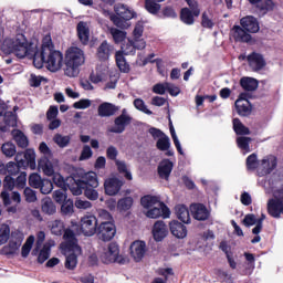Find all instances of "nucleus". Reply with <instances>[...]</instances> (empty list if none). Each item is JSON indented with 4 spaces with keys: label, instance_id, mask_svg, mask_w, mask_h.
<instances>
[{
    "label": "nucleus",
    "instance_id": "864d4df0",
    "mask_svg": "<svg viewBox=\"0 0 283 283\" xmlns=\"http://www.w3.org/2000/svg\"><path fill=\"white\" fill-rule=\"evenodd\" d=\"M145 8L150 14H158L160 12V4L156 0H146Z\"/></svg>",
    "mask_w": 283,
    "mask_h": 283
},
{
    "label": "nucleus",
    "instance_id": "2f4dec72",
    "mask_svg": "<svg viewBox=\"0 0 283 283\" xmlns=\"http://www.w3.org/2000/svg\"><path fill=\"white\" fill-rule=\"evenodd\" d=\"M80 181L84 187H93V189L98 187V176L94 171L84 174Z\"/></svg>",
    "mask_w": 283,
    "mask_h": 283
},
{
    "label": "nucleus",
    "instance_id": "dca6fc26",
    "mask_svg": "<svg viewBox=\"0 0 283 283\" xmlns=\"http://www.w3.org/2000/svg\"><path fill=\"white\" fill-rule=\"evenodd\" d=\"M247 61L253 72H260V70H264L266 67V60L260 53H251L247 56Z\"/></svg>",
    "mask_w": 283,
    "mask_h": 283
},
{
    "label": "nucleus",
    "instance_id": "6e6d98bb",
    "mask_svg": "<svg viewBox=\"0 0 283 283\" xmlns=\"http://www.w3.org/2000/svg\"><path fill=\"white\" fill-rule=\"evenodd\" d=\"M180 18L186 25H193V13H191V10L187 8L182 9Z\"/></svg>",
    "mask_w": 283,
    "mask_h": 283
},
{
    "label": "nucleus",
    "instance_id": "5fc2aeb1",
    "mask_svg": "<svg viewBox=\"0 0 283 283\" xmlns=\"http://www.w3.org/2000/svg\"><path fill=\"white\" fill-rule=\"evenodd\" d=\"M169 147H171V142L167 135L161 136L157 140V149H160V151H167Z\"/></svg>",
    "mask_w": 283,
    "mask_h": 283
},
{
    "label": "nucleus",
    "instance_id": "4468645a",
    "mask_svg": "<svg viewBox=\"0 0 283 283\" xmlns=\"http://www.w3.org/2000/svg\"><path fill=\"white\" fill-rule=\"evenodd\" d=\"M114 10H115V14H117L118 19H120L125 23H128L129 25H132V24L127 21H132V19H136V11H134V9H132L125 4H122V3L116 4L114 7Z\"/></svg>",
    "mask_w": 283,
    "mask_h": 283
},
{
    "label": "nucleus",
    "instance_id": "8fccbe9b",
    "mask_svg": "<svg viewBox=\"0 0 283 283\" xmlns=\"http://www.w3.org/2000/svg\"><path fill=\"white\" fill-rule=\"evenodd\" d=\"M53 140L56 145H59L62 149L67 147V145H70V140H72V137H70V135H61V134H56L53 137Z\"/></svg>",
    "mask_w": 283,
    "mask_h": 283
},
{
    "label": "nucleus",
    "instance_id": "13d9d810",
    "mask_svg": "<svg viewBox=\"0 0 283 283\" xmlns=\"http://www.w3.org/2000/svg\"><path fill=\"white\" fill-rule=\"evenodd\" d=\"M159 275H163L165 280H163L161 277H157L154 280L153 283H167L166 280H169V275H174V270L171 268L160 269Z\"/></svg>",
    "mask_w": 283,
    "mask_h": 283
},
{
    "label": "nucleus",
    "instance_id": "cd10ccee",
    "mask_svg": "<svg viewBox=\"0 0 283 283\" xmlns=\"http://www.w3.org/2000/svg\"><path fill=\"white\" fill-rule=\"evenodd\" d=\"M170 233L178 238V240H184V238L187 235V227L182 224L180 221H171L169 223Z\"/></svg>",
    "mask_w": 283,
    "mask_h": 283
},
{
    "label": "nucleus",
    "instance_id": "393cba45",
    "mask_svg": "<svg viewBox=\"0 0 283 283\" xmlns=\"http://www.w3.org/2000/svg\"><path fill=\"white\" fill-rule=\"evenodd\" d=\"M14 187H17L14 178H12L11 176H7L4 178V182H3L4 190L1 192V198H2L6 207H8V205H11L10 193H8V191H12V189H14Z\"/></svg>",
    "mask_w": 283,
    "mask_h": 283
},
{
    "label": "nucleus",
    "instance_id": "9d476101",
    "mask_svg": "<svg viewBox=\"0 0 283 283\" xmlns=\"http://www.w3.org/2000/svg\"><path fill=\"white\" fill-rule=\"evenodd\" d=\"M130 256L135 262H143L145 255H147V243L145 241H134L130 244Z\"/></svg>",
    "mask_w": 283,
    "mask_h": 283
},
{
    "label": "nucleus",
    "instance_id": "774afa93",
    "mask_svg": "<svg viewBox=\"0 0 283 283\" xmlns=\"http://www.w3.org/2000/svg\"><path fill=\"white\" fill-rule=\"evenodd\" d=\"M84 196L88 200H98V191L94 187H84Z\"/></svg>",
    "mask_w": 283,
    "mask_h": 283
},
{
    "label": "nucleus",
    "instance_id": "f03ea898",
    "mask_svg": "<svg viewBox=\"0 0 283 283\" xmlns=\"http://www.w3.org/2000/svg\"><path fill=\"white\" fill-rule=\"evenodd\" d=\"M64 240L65 242L61 244V249L66 254L65 269H69V271H74V269H76L78 264V255H81V247H78V242L76 241L74 231L70 229H66L64 231Z\"/></svg>",
    "mask_w": 283,
    "mask_h": 283
},
{
    "label": "nucleus",
    "instance_id": "39448f33",
    "mask_svg": "<svg viewBox=\"0 0 283 283\" xmlns=\"http://www.w3.org/2000/svg\"><path fill=\"white\" fill-rule=\"evenodd\" d=\"M101 3L98 4V8L101 12L104 14V17H109L111 21L116 25L117 28H122V30H127L129 28V23L123 21L120 18H118L116 14L112 13L108 8H112L114 3H116V0H99Z\"/></svg>",
    "mask_w": 283,
    "mask_h": 283
},
{
    "label": "nucleus",
    "instance_id": "37998d69",
    "mask_svg": "<svg viewBox=\"0 0 283 283\" xmlns=\"http://www.w3.org/2000/svg\"><path fill=\"white\" fill-rule=\"evenodd\" d=\"M233 129L239 136H249L251 134L249 128H247V126H244L238 118L233 119Z\"/></svg>",
    "mask_w": 283,
    "mask_h": 283
},
{
    "label": "nucleus",
    "instance_id": "423d86ee",
    "mask_svg": "<svg viewBox=\"0 0 283 283\" xmlns=\"http://www.w3.org/2000/svg\"><path fill=\"white\" fill-rule=\"evenodd\" d=\"M15 163L20 169L30 167V169L34 170L36 169V153L32 148L27 149L24 153H18L15 155Z\"/></svg>",
    "mask_w": 283,
    "mask_h": 283
},
{
    "label": "nucleus",
    "instance_id": "f257e3e1",
    "mask_svg": "<svg viewBox=\"0 0 283 283\" xmlns=\"http://www.w3.org/2000/svg\"><path fill=\"white\" fill-rule=\"evenodd\" d=\"M3 54H14L18 59H33V65L41 70L45 65L49 72H59L63 67V53L54 50L52 36L45 35L40 49L34 50L32 44L28 43L25 35L18 34L14 38H7L2 45Z\"/></svg>",
    "mask_w": 283,
    "mask_h": 283
},
{
    "label": "nucleus",
    "instance_id": "a211bd4d",
    "mask_svg": "<svg viewBox=\"0 0 283 283\" xmlns=\"http://www.w3.org/2000/svg\"><path fill=\"white\" fill-rule=\"evenodd\" d=\"M275 167H277V158L273 155L265 156L259 166L260 175L266 176V174H271Z\"/></svg>",
    "mask_w": 283,
    "mask_h": 283
},
{
    "label": "nucleus",
    "instance_id": "1a4fd4ad",
    "mask_svg": "<svg viewBox=\"0 0 283 283\" xmlns=\"http://www.w3.org/2000/svg\"><path fill=\"white\" fill-rule=\"evenodd\" d=\"M55 244L56 243L54 242V240H48L39 249H38V245H35L31 252V255H36L39 264H43V262H45L50 259V253L52 252V247H54Z\"/></svg>",
    "mask_w": 283,
    "mask_h": 283
},
{
    "label": "nucleus",
    "instance_id": "a878e982",
    "mask_svg": "<svg viewBox=\"0 0 283 283\" xmlns=\"http://www.w3.org/2000/svg\"><path fill=\"white\" fill-rule=\"evenodd\" d=\"M190 211L195 218V220L205 221L209 219V210L205 205L201 203H192L190 206Z\"/></svg>",
    "mask_w": 283,
    "mask_h": 283
},
{
    "label": "nucleus",
    "instance_id": "de8ad7c7",
    "mask_svg": "<svg viewBox=\"0 0 283 283\" xmlns=\"http://www.w3.org/2000/svg\"><path fill=\"white\" fill-rule=\"evenodd\" d=\"M115 165L119 174H124L126 180H132V172H129L127 164L124 160L116 159Z\"/></svg>",
    "mask_w": 283,
    "mask_h": 283
},
{
    "label": "nucleus",
    "instance_id": "ea45409f",
    "mask_svg": "<svg viewBox=\"0 0 283 283\" xmlns=\"http://www.w3.org/2000/svg\"><path fill=\"white\" fill-rule=\"evenodd\" d=\"M49 227L53 235H62L63 231H65V224L59 219L50 221Z\"/></svg>",
    "mask_w": 283,
    "mask_h": 283
},
{
    "label": "nucleus",
    "instance_id": "0e129e2a",
    "mask_svg": "<svg viewBox=\"0 0 283 283\" xmlns=\"http://www.w3.org/2000/svg\"><path fill=\"white\" fill-rule=\"evenodd\" d=\"M201 24L203 28H213V15H211V12H203L201 18Z\"/></svg>",
    "mask_w": 283,
    "mask_h": 283
},
{
    "label": "nucleus",
    "instance_id": "ddd939ff",
    "mask_svg": "<svg viewBox=\"0 0 283 283\" xmlns=\"http://www.w3.org/2000/svg\"><path fill=\"white\" fill-rule=\"evenodd\" d=\"M213 240H216V234L213 231L207 230L197 241V249H200L205 253L211 251V247H213Z\"/></svg>",
    "mask_w": 283,
    "mask_h": 283
},
{
    "label": "nucleus",
    "instance_id": "6e6552de",
    "mask_svg": "<svg viewBox=\"0 0 283 283\" xmlns=\"http://www.w3.org/2000/svg\"><path fill=\"white\" fill-rule=\"evenodd\" d=\"M98 224V220L94 214H85L81 218L80 227L81 231L84 235H87L88 238L94 235L96 233L97 229L96 226Z\"/></svg>",
    "mask_w": 283,
    "mask_h": 283
},
{
    "label": "nucleus",
    "instance_id": "4d7b16f0",
    "mask_svg": "<svg viewBox=\"0 0 283 283\" xmlns=\"http://www.w3.org/2000/svg\"><path fill=\"white\" fill-rule=\"evenodd\" d=\"M10 240V226H0V244H6Z\"/></svg>",
    "mask_w": 283,
    "mask_h": 283
},
{
    "label": "nucleus",
    "instance_id": "a19ab883",
    "mask_svg": "<svg viewBox=\"0 0 283 283\" xmlns=\"http://www.w3.org/2000/svg\"><path fill=\"white\" fill-rule=\"evenodd\" d=\"M134 206V198L132 197H124L117 201V209L118 211H129Z\"/></svg>",
    "mask_w": 283,
    "mask_h": 283
},
{
    "label": "nucleus",
    "instance_id": "20e7f679",
    "mask_svg": "<svg viewBox=\"0 0 283 283\" xmlns=\"http://www.w3.org/2000/svg\"><path fill=\"white\" fill-rule=\"evenodd\" d=\"M101 261L104 264H114V262L117 264H125L127 259L120 255V249L118 248V244L109 243L108 247L102 252Z\"/></svg>",
    "mask_w": 283,
    "mask_h": 283
},
{
    "label": "nucleus",
    "instance_id": "f8f14e48",
    "mask_svg": "<svg viewBox=\"0 0 283 283\" xmlns=\"http://www.w3.org/2000/svg\"><path fill=\"white\" fill-rule=\"evenodd\" d=\"M145 214L147 218L156 220V218H169L171 211L163 201H159L158 206L155 205V207L147 210Z\"/></svg>",
    "mask_w": 283,
    "mask_h": 283
},
{
    "label": "nucleus",
    "instance_id": "bb28decb",
    "mask_svg": "<svg viewBox=\"0 0 283 283\" xmlns=\"http://www.w3.org/2000/svg\"><path fill=\"white\" fill-rule=\"evenodd\" d=\"M157 169H158L159 177H161L164 180H168L169 176H171V171L174 169V161H171L169 159H163L158 164Z\"/></svg>",
    "mask_w": 283,
    "mask_h": 283
},
{
    "label": "nucleus",
    "instance_id": "69168bd1",
    "mask_svg": "<svg viewBox=\"0 0 283 283\" xmlns=\"http://www.w3.org/2000/svg\"><path fill=\"white\" fill-rule=\"evenodd\" d=\"M23 196L25 198V201L29 203L36 202V191H34L32 188L27 187L24 188Z\"/></svg>",
    "mask_w": 283,
    "mask_h": 283
},
{
    "label": "nucleus",
    "instance_id": "473e14b6",
    "mask_svg": "<svg viewBox=\"0 0 283 283\" xmlns=\"http://www.w3.org/2000/svg\"><path fill=\"white\" fill-rule=\"evenodd\" d=\"M98 115L102 117H107V116H114L116 112H118V106H115L112 103H103L98 106Z\"/></svg>",
    "mask_w": 283,
    "mask_h": 283
},
{
    "label": "nucleus",
    "instance_id": "a18cd8bd",
    "mask_svg": "<svg viewBox=\"0 0 283 283\" xmlns=\"http://www.w3.org/2000/svg\"><path fill=\"white\" fill-rule=\"evenodd\" d=\"M109 34L112 35L113 41H115V43H123V41L127 39V32L120 31L116 28H111Z\"/></svg>",
    "mask_w": 283,
    "mask_h": 283
},
{
    "label": "nucleus",
    "instance_id": "72a5a7b5",
    "mask_svg": "<svg viewBox=\"0 0 283 283\" xmlns=\"http://www.w3.org/2000/svg\"><path fill=\"white\" fill-rule=\"evenodd\" d=\"M252 6H255L261 12H270L275 8L273 0H249Z\"/></svg>",
    "mask_w": 283,
    "mask_h": 283
},
{
    "label": "nucleus",
    "instance_id": "bf43d9fd",
    "mask_svg": "<svg viewBox=\"0 0 283 283\" xmlns=\"http://www.w3.org/2000/svg\"><path fill=\"white\" fill-rule=\"evenodd\" d=\"M53 200L57 202L59 205H63V202L67 201V195L65 192V189H59L53 192Z\"/></svg>",
    "mask_w": 283,
    "mask_h": 283
},
{
    "label": "nucleus",
    "instance_id": "c85d7f7f",
    "mask_svg": "<svg viewBox=\"0 0 283 283\" xmlns=\"http://www.w3.org/2000/svg\"><path fill=\"white\" fill-rule=\"evenodd\" d=\"M2 120L4 124L0 123V132H8L10 127H17V114L12 112L4 113Z\"/></svg>",
    "mask_w": 283,
    "mask_h": 283
},
{
    "label": "nucleus",
    "instance_id": "58836bf2",
    "mask_svg": "<svg viewBox=\"0 0 283 283\" xmlns=\"http://www.w3.org/2000/svg\"><path fill=\"white\" fill-rule=\"evenodd\" d=\"M241 87L245 90L247 92H254V90H258V80L252 77H242L241 81Z\"/></svg>",
    "mask_w": 283,
    "mask_h": 283
},
{
    "label": "nucleus",
    "instance_id": "603ef678",
    "mask_svg": "<svg viewBox=\"0 0 283 283\" xmlns=\"http://www.w3.org/2000/svg\"><path fill=\"white\" fill-rule=\"evenodd\" d=\"M43 182V178H41V175L33 172L29 176V185L30 187H33V189H39Z\"/></svg>",
    "mask_w": 283,
    "mask_h": 283
},
{
    "label": "nucleus",
    "instance_id": "f704fd0d",
    "mask_svg": "<svg viewBox=\"0 0 283 283\" xmlns=\"http://www.w3.org/2000/svg\"><path fill=\"white\" fill-rule=\"evenodd\" d=\"M140 203H142V207H144V209H147V211H149L154 207L156 206L158 207L160 205V198L156 196L147 195L140 199Z\"/></svg>",
    "mask_w": 283,
    "mask_h": 283
},
{
    "label": "nucleus",
    "instance_id": "3c124183",
    "mask_svg": "<svg viewBox=\"0 0 283 283\" xmlns=\"http://www.w3.org/2000/svg\"><path fill=\"white\" fill-rule=\"evenodd\" d=\"M19 166L14 164V161H9L6 166V168H0L1 174H9V176H14L19 174Z\"/></svg>",
    "mask_w": 283,
    "mask_h": 283
},
{
    "label": "nucleus",
    "instance_id": "4c0bfd02",
    "mask_svg": "<svg viewBox=\"0 0 283 283\" xmlns=\"http://www.w3.org/2000/svg\"><path fill=\"white\" fill-rule=\"evenodd\" d=\"M237 145L239 149L242 151V154H249L251 153V138L250 137H244L240 136L237 138Z\"/></svg>",
    "mask_w": 283,
    "mask_h": 283
},
{
    "label": "nucleus",
    "instance_id": "052dcab7",
    "mask_svg": "<svg viewBox=\"0 0 283 283\" xmlns=\"http://www.w3.org/2000/svg\"><path fill=\"white\" fill-rule=\"evenodd\" d=\"M123 55L136 54V45L133 40H128L127 43L122 45Z\"/></svg>",
    "mask_w": 283,
    "mask_h": 283
},
{
    "label": "nucleus",
    "instance_id": "680f3d73",
    "mask_svg": "<svg viewBox=\"0 0 283 283\" xmlns=\"http://www.w3.org/2000/svg\"><path fill=\"white\" fill-rule=\"evenodd\" d=\"M61 212L63 216H72L74 213V202L72 200H66L62 203Z\"/></svg>",
    "mask_w": 283,
    "mask_h": 283
},
{
    "label": "nucleus",
    "instance_id": "49530a36",
    "mask_svg": "<svg viewBox=\"0 0 283 283\" xmlns=\"http://www.w3.org/2000/svg\"><path fill=\"white\" fill-rule=\"evenodd\" d=\"M260 165H261V161L258 160V155L256 154H251L250 156H248V158H247V169H249L250 171H253L255 169L260 170Z\"/></svg>",
    "mask_w": 283,
    "mask_h": 283
},
{
    "label": "nucleus",
    "instance_id": "6ab92c4d",
    "mask_svg": "<svg viewBox=\"0 0 283 283\" xmlns=\"http://www.w3.org/2000/svg\"><path fill=\"white\" fill-rule=\"evenodd\" d=\"M107 74H109V66L107 65V62L101 63L96 67V71L90 74V81L94 84L103 83V80Z\"/></svg>",
    "mask_w": 283,
    "mask_h": 283
},
{
    "label": "nucleus",
    "instance_id": "c03bdc74",
    "mask_svg": "<svg viewBox=\"0 0 283 283\" xmlns=\"http://www.w3.org/2000/svg\"><path fill=\"white\" fill-rule=\"evenodd\" d=\"M42 211L43 213H48V216H52L56 213V206L52 202V199L45 198L42 200Z\"/></svg>",
    "mask_w": 283,
    "mask_h": 283
},
{
    "label": "nucleus",
    "instance_id": "e2e57ef3",
    "mask_svg": "<svg viewBox=\"0 0 283 283\" xmlns=\"http://www.w3.org/2000/svg\"><path fill=\"white\" fill-rule=\"evenodd\" d=\"M41 193L48 196V193H52V189H54V185L49 179H43L41 186L39 187Z\"/></svg>",
    "mask_w": 283,
    "mask_h": 283
},
{
    "label": "nucleus",
    "instance_id": "338daca9",
    "mask_svg": "<svg viewBox=\"0 0 283 283\" xmlns=\"http://www.w3.org/2000/svg\"><path fill=\"white\" fill-rule=\"evenodd\" d=\"M74 109H87L92 107V99L82 98L73 104Z\"/></svg>",
    "mask_w": 283,
    "mask_h": 283
},
{
    "label": "nucleus",
    "instance_id": "7c9ffc66",
    "mask_svg": "<svg viewBox=\"0 0 283 283\" xmlns=\"http://www.w3.org/2000/svg\"><path fill=\"white\" fill-rule=\"evenodd\" d=\"M112 52H114V46H112L107 41H104L97 48V57L99 61H107L109 56H112Z\"/></svg>",
    "mask_w": 283,
    "mask_h": 283
},
{
    "label": "nucleus",
    "instance_id": "9b49d317",
    "mask_svg": "<svg viewBox=\"0 0 283 283\" xmlns=\"http://www.w3.org/2000/svg\"><path fill=\"white\" fill-rule=\"evenodd\" d=\"M59 166V160L52 157H42L38 163V169L43 171L44 176H54V168Z\"/></svg>",
    "mask_w": 283,
    "mask_h": 283
},
{
    "label": "nucleus",
    "instance_id": "aec40b11",
    "mask_svg": "<svg viewBox=\"0 0 283 283\" xmlns=\"http://www.w3.org/2000/svg\"><path fill=\"white\" fill-rule=\"evenodd\" d=\"M240 25L243 30H247L250 34H256L260 32V23L253 15H247L240 20Z\"/></svg>",
    "mask_w": 283,
    "mask_h": 283
},
{
    "label": "nucleus",
    "instance_id": "c9c22d12",
    "mask_svg": "<svg viewBox=\"0 0 283 283\" xmlns=\"http://www.w3.org/2000/svg\"><path fill=\"white\" fill-rule=\"evenodd\" d=\"M13 140H15L18 147H21L22 149H25L30 142L28 140V136L23 134L20 129H13L12 130Z\"/></svg>",
    "mask_w": 283,
    "mask_h": 283
},
{
    "label": "nucleus",
    "instance_id": "5701e85b",
    "mask_svg": "<svg viewBox=\"0 0 283 283\" xmlns=\"http://www.w3.org/2000/svg\"><path fill=\"white\" fill-rule=\"evenodd\" d=\"M169 235V228L164 221H156L153 227V237L156 242H163Z\"/></svg>",
    "mask_w": 283,
    "mask_h": 283
},
{
    "label": "nucleus",
    "instance_id": "4be33fe9",
    "mask_svg": "<svg viewBox=\"0 0 283 283\" xmlns=\"http://www.w3.org/2000/svg\"><path fill=\"white\" fill-rule=\"evenodd\" d=\"M122 187H123V180L118 178H114V177L107 178L104 181V189L107 196H116V193L120 191Z\"/></svg>",
    "mask_w": 283,
    "mask_h": 283
},
{
    "label": "nucleus",
    "instance_id": "b1692460",
    "mask_svg": "<svg viewBox=\"0 0 283 283\" xmlns=\"http://www.w3.org/2000/svg\"><path fill=\"white\" fill-rule=\"evenodd\" d=\"M77 39L82 45H87L90 43V24L87 22L81 21L76 25Z\"/></svg>",
    "mask_w": 283,
    "mask_h": 283
},
{
    "label": "nucleus",
    "instance_id": "412c9836",
    "mask_svg": "<svg viewBox=\"0 0 283 283\" xmlns=\"http://www.w3.org/2000/svg\"><path fill=\"white\" fill-rule=\"evenodd\" d=\"M230 35L232 36V39H234V41H237L238 43H251L252 41V36L249 34V32L247 30H244L242 27L240 25H234L231 31H230Z\"/></svg>",
    "mask_w": 283,
    "mask_h": 283
},
{
    "label": "nucleus",
    "instance_id": "0eeeda50",
    "mask_svg": "<svg viewBox=\"0 0 283 283\" xmlns=\"http://www.w3.org/2000/svg\"><path fill=\"white\" fill-rule=\"evenodd\" d=\"M98 240L103 242H109L116 235V226L112 221H103L99 223L96 230Z\"/></svg>",
    "mask_w": 283,
    "mask_h": 283
},
{
    "label": "nucleus",
    "instance_id": "7ed1b4c3",
    "mask_svg": "<svg viewBox=\"0 0 283 283\" xmlns=\"http://www.w3.org/2000/svg\"><path fill=\"white\" fill-rule=\"evenodd\" d=\"M65 76L76 78L78 76L81 65H85V52L78 46H71L65 53Z\"/></svg>",
    "mask_w": 283,
    "mask_h": 283
},
{
    "label": "nucleus",
    "instance_id": "79ce46f5",
    "mask_svg": "<svg viewBox=\"0 0 283 283\" xmlns=\"http://www.w3.org/2000/svg\"><path fill=\"white\" fill-rule=\"evenodd\" d=\"M34 240H36V238H34V235L28 237V239L25 240V242L21 249L22 258H28L30 255V251H32V247H34Z\"/></svg>",
    "mask_w": 283,
    "mask_h": 283
},
{
    "label": "nucleus",
    "instance_id": "f3484780",
    "mask_svg": "<svg viewBox=\"0 0 283 283\" xmlns=\"http://www.w3.org/2000/svg\"><path fill=\"white\" fill-rule=\"evenodd\" d=\"M235 107L239 116H249L251 114V102H249L247 93L240 94L235 101Z\"/></svg>",
    "mask_w": 283,
    "mask_h": 283
},
{
    "label": "nucleus",
    "instance_id": "e433bc0d",
    "mask_svg": "<svg viewBox=\"0 0 283 283\" xmlns=\"http://www.w3.org/2000/svg\"><path fill=\"white\" fill-rule=\"evenodd\" d=\"M115 61H116L117 67L120 70V72H124V74L129 73V64H127V61L125 60V55H123V52H120V51L116 52Z\"/></svg>",
    "mask_w": 283,
    "mask_h": 283
},
{
    "label": "nucleus",
    "instance_id": "09e8293b",
    "mask_svg": "<svg viewBox=\"0 0 283 283\" xmlns=\"http://www.w3.org/2000/svg\"><path fill=\"white\" fill-rule=\"evenodd\" d=\"M2 154L7 156V158H12L14 154H17V146L12 142H7L1 147Z\"/></svg>",
    "mask_w": 283,
    "mask_h": 283
},
{
    "label": "nucleus",
    "instance_id": "2eb2a0df",
    "mask_svg": "<svg viewBox=\"0 0 283 283\" xmlns=\"http://www.w3.org/2000/svg\"><path fill=\"white\" fill-rule=\"evenodd\" d=\"M132 123V117L127 114V109L124 108L122 111V115L115 118V126L111 129L113 134H123L125 132V127Z\"/></svg>",
    "mask_w": 283,
    "mask_h": 283
},
{
    "label": "nucleus",
    "instance_id": "c756f323",
    "mask_svg": "<svg viewBox=\"0 0 283 283\" xmlns=\"http://www.w3.org/2000/svg\"><path fill=\"white\" fill-rule=\"evenodd\" d=\"M175 213L178 220H181L184 224H189L191 222V214H189V208L185 205H177L175 207Z\"/></svg>",
    "mask_w": 283,
    "mask_h": 283
}]
</instances>
